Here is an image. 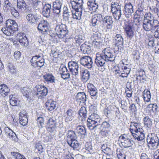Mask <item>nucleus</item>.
I'll list each match as a JSON object with an SVG mask.
<instances>
[{
	"label": "nucleus",
	"mask_w": 159,
	"mask_h": 159,
	"mask_svg": "<svg viewBox=\"0 0 159 159\" xmlns=\"http://www.w3.org/2000/svg\"><path fill=\"white\" fill-rule=\"evenodd\" d=\"M56 119L52 117L51 118H50L48 121V125L49 126H55L56 123Z\"/></svg>",
	"instance_id": "59"
},
{
	"label": "nucleus",
	"mask_w": 159,
	"mask_h": 159,
	"mask_svg": "<svg viewBox=\"0 0 159 159\" xmlns=\"http://www.w3.org/2000/svg\"><path fill=\"white\" fill-rule=\"evenodd\" d=\"M37 122L38 124L40 125L41 127L44 125V120L43 117H39L37 119Z\"/></svg>",
	"instance_id": "64"
},
{
	"label": "nucleus",
	"mask_w": 159,
	"mask_h": 159,
	"mask_svg": "<svg viewBox=\"0 0 159 159\" xmlns=\"http://www.w3.org/2000/svg\"><path fill=\"white\" fill-rule=\"evenodd\" d=\"M6 27L14 31H16L18 29V26L15 20L9 19L7 20L6 23Z\"/></svg>",
	"instance_id": "19"
},
{
	"label": "nucleus",
	"mask_w": 159,
	"mask_h": 159,
	"mask_svg": "<svg viewBox=\"0 0 159 159\" xmlns=\"http://www.w3.org/2000/svg\"><path fill=\"white\" fill-rule=\"evenodd\" d=\"M76 129L78 133L84 135L86 134V130L84 126L79 125L77 127Z\"/></svg>",
	"instance_id": "54"
},
{
	"label": "nucleus",
	"mask_w": 159,
	"mask_h": 159,
	"mask_svg": "<svg viewBox=\"0 0 159 159\" xmlns=\"http://www.w3.org/2000/svg\"><path fill=\"white\" fill-rule=\"evenodd\" d=\"M143 99L145 101L148 102L150 101L151 98V95L149 91L146 89L144 90L143 92Z\"/></svg>",
	"instance_id": "41"
},
{
	"label": "nucleus",
	"mask_w": 159,
	"mask_h": 159,
	"mask_svg": "<svg viewBox=\"0 0 159 159\" xmlns=\"http://www.w3.org/2000/svg\"><path fill=\"white\" fill-rule=\"evenodd\" d=\"M147 141L149 147H152V149H156L159 144V139L156 134H151L147 137Z\"/></svg>",
	"instance_id": "5"
},
{
	"label": "nucleus",
	"mask_w": 159,
	"mask_h": 159,
	"mask_svg": "<svg viewBox=\"0 0 159 159\" xmlns=\"http://www.w3.org/2000/svg\"><path fill=\"white\" fill-rule=\"evenodd\" d=\"M134 143V141L129 138L124 143H123L122 144L125 148H128L132 147Z\"/></svg>",
	"instance_id": "46"
},
{
	"label": "nucleus",
	"mask_w": 159,
	"mask_h": 159,
	"mask_svg": "<svg viewBox=\"0 0 159 159\" xmlns=\"http://www.w3.org/2000/svg\"><path fill=\"white\" fill-rule=\"evenodd\" d=\"M68 67L72 75H76L78 74L79 66L77 62L71 61L69 62Z\"/></svg>",
	"instance_id": "12"
},
{
	"label": "nucleus",
	"mask_w": 159,
	"mask_h": 159,
	"mask_svg": "<svg viewBox=\"0 0 159 159\" xmlns=\"http://www.w3.org/2000/svg\"><path fill=\"white\" fill-rule=\"evenodd\" d=\"M89 118L93 120L98 121V123L100 124L101 119L99 116L97 114L95 113L92 114L89 116Z\"/></svg>",
	"instance_id": "52"
},
{
	"label": "nucleus",
	"mask_w": 159,
	"mask_h": 159,
	"mask_svg": "<svg viewBox=\"0 0 159 159\" xmlns=\"http://www.w3.org/2000/svg\"><path fill=\"white\" fill-rule=\"evenodd\" d=\"M67 143L70 146L74 148H76L79 146L78 141L75 139L68 142Z\"/></svg>",
	"instance_id": "48"
},
{
	"label": "nucleus",
	"mask_w": 159,
	"mask_h": 159,
	"mask_svg": "<svg viewBox=\"0 0 159 159\" xmlns=\"http://www.w3.org/2000/svg\"><path fill=\"white\" fill-rule=\"evenodd\" d=\"M84 38L82 35H78L75 36L74 39L76 43L80 45L81 43L84 42Z\"/></svg>",
	"instance_id": "45"
},
{
	"label": "nucleus",
	"mask_w": 159,
	"mask_h": 159,
	"mask_svg": "<svg viewBox=\"0 0 159 159\" xmlns=\"http://www.w3.org/2000/svg\"><path fill=\"white\" fill-rule=\"evenodd\" d=\"M43 77L45 80L48 83L54 82V77L52 74H46L43 75Z\"/></svg>",
	"instance_id": "39"
},
{
	"label": "nucleus",
	"mask_w": 159,
	"mask_h": 159,
	"mask_svg": "<svg viewBox=\"0 0 159 159\" xmlns=\"http://www.w3.org/2000/svg\"><path fill=\"white\" fill-rule=\"evenodd\" d=\"M111 11L115 19L119 20L122 15L120 6L117 3L111 4Z\"/></svg>",
	"instance_id": "6"
},
{
	"label": "nucleus",
	"mask_w": 159,
	"mask_h": 159,
	"mask_svg": "<svg viewBox=\"0 0 159 159\" xmlns=\"http://www.w3.org/2000/svg\"><path fill=\"white\" fill-rule=\"evenodd\" d=\"M10 103L12 106H17L19 104V101L17 98L14 97V95H11L10 96Z\"/></svg>",
	"instance_id": "38"
},
{
	"label": "nucleus",
	"mask_w": 159,
	"mask_h": 159,
	"mask_svg": "<svg viewBox=\"0 0 159 159\" xmlns=\"http://www.w3.org/2000/svg\"><path fill=\"white\" fill-rule=\"evenodd\" d=\"M119 138L121 141V144H122L123 143H124L125 141H126L130 138L129 135L124 134L121 135L119 137Z\"/></svg>",
	"instance_id": "55"
},
{
	"label": "nucleus",
	"mask_w": 159,
	"mask_h": 159,
	"mask_svg": "<svg viewBox=\"0 0 159 159\" xmlns=\"http://www.w3.org/2000/svg\"><path fill=\"white\" fill-rule=\"evenodd\" d=\"M52 7L49 4H45L43 7L42 13L43 15L46 17H48L51 15Z\"/></svg>",
	"instance_id": "22"
},
{
	"label": "nucleus",
	"mask_w": 159,
	"mask_h": 159,
	"mask_svg": "<svg viewBox=\"0 0 159 159\" xmlns=\"http://www.w3.org/2000/svg\"><path fill=\"white\" fill-rule=\"evenodd\" d=\"M87 126L89 129L93 130L98 125H100L98 123V121L93 120L88 118L87 120Z\"/></svg>",
	"instance_id": "27"
},
{
	"label": "nucleus",
	"mask_w": 159,
	"mask_h": 159,
	"mask_svg": "<svg viewBox=\"0 0 159 159\" xmlns=\"http://www.w3.org/2000/svg\"><path fill=\"white\" fill-rule=\"evenodd\" d=\"M11 155L13 156V158L15 159H20V158L23 157V155H21L20 153L17 152H11Z\"/></svg>",
	"instance_id": "60"
},
{
	"label": "nucleus",
	"mask_w": 159,
	"mask_h": 159,
	"mask_svg": "<svg viewBox=\"0 0 159 159\" xmlns=\"http://www.w3.org/2000/svg\"><path fill=\"white\" fill-rule=\"evenodd\" d=\"M36 15L31 13L29 14L26 16V19L29 23L32 24L36 22L39 19Z\"/></svg>",
	"instance_id": "30"
},
{
	"label": "nucleus",
	"mask_w": 159,
	"mask_h": 159,
	"mask_svg": "<svg viewBox=\"0 0 159 159\" xmlns=\"http://www.w3.org/2000/svg\"><path fill=\"white\" fill-rule=\"evenodd\" d=\"M56 102L51 100H48L46 103V105L47 108L49 111H52L56 107Z\"/></svg>",
	"instance_id": "32"
},
{
	"label": "nucleus",
	"mask_w": 159,
	"mask_h": 159,
	"mask_svg": "<svg viewBox=\"0 0 159 159\" xmlns=\"http://www.w3.org/2000/svg\"><path fill=\"white\" fill-rule=\"evenodd\" d=\"M76 134L73 131L69 130L68 131L67 135V141L68 142L75 139Z\"/></svg>",
	"instance_id": "40"
},
{
	"label": "nucleus",
	"mask_w": 159,
	"mask_h": 159,
	"mask_svg": "<svg viewBox=\"0 0 159 159\" xmlns=\"http://www.w3.org/2000/svg\"><path fill=\"white\" fill-rule=\"evenodd\" d=\"M80 63L88 68L92 67L93 61L92 58L89 56H85L82 57L80 59Z\"/></svg>",
	"instance_id": "13"
},
{
	"label": "nucleus",
	"mask_w": 159,
	"mask_h": 159,
	"mask_svg": "<svg viewBox=\"0 0 159 159\" xmlns=\"http://www.w3.org/2000/svg\"><path fill=\"white\" fill-rule=\"evenodd\" d=\"M110 126V125L108 122L106 121L103 122L101 125V127L103 129L108 128Z\"/></svg>",
	"instance_id": "63"
},
{
	"label": "nucleus",
	"mask_w": 159,
	"mask_h": 159,
	"mask_svg": "<svg viewBox=\"0 0 159 159\" xmlns=\"http://www.w3.org/2000/svg\"><path fill=\"white\" fill-rule=\"evenodd\" d=\"M42 55L39 54L33 56L30 60L32 66L34 68H41L44 64V60L43 58Z\"/></svg>",
	"instance_id": "3"
},
{
	"label": "nucleus",
	"mask_w": 159,
	"mask_h": 159,
	"mask_svg": "<svg viewBox=\"0 0 159 159\" xmlns=\"http://www.w3.org/2000/svg\"><path fill=\"white\" fill-rule=\"evenodd\" d=\"M2 31L3 32V33L7 36L13 35L14 31H15L6 27V28H2Z\"/></svg>",
	"instance_id": "44"
},
{
	"label": "nucleus",
	"mask_w": 159,
	"mask_h": 159,
	"mask_svg": "<svg viewBox=\"0 0 159 159\" xmlns=\"http://www.w3.org/2000/svg\"><path fill=\"white\" fill-rule=\"evenodd\" d=\"M125 31L127 36L131 39L134 35V32L132 30L131 27L129 25H127L125 27Z\"/></svg>",
	"instance_id": "36"
},
{
	"label": "nucleus",
	"mask_w": 159,
	"mask_h": 159,
	"mask_svg": "<svg viewBox=\"0 0 159 159\" xmlns=\"http://www.w3.org/2000/svg\"><path fill=\"white\" fill-rule=\"evenodd\" d=\"M88 92L89 93L92 99L96 100L98 98V90L97 88L92 84L89 83L87 84Z\"/></svg>",
	"instance_id": "9"
},
{
	"label": "nucleus",
	"mask_w": 159,
	"mask_h": 159,
	"mask_svg": "<svg viewBox=\"0 0 159 159\" xmlns=\"http://www.w3.org/2000/svg\"><path fill=\"white\" fill-rule=\"evenodd\" d=\"M130 71V69H128L127 70H124L123 72L121 73V75L120 76L122 77H127L129 74Z\"/></svg>",
	"instance_id": "61"
},
{
	"label": "nucleus",
	"mask_w": 159,
	"mask_h": 159,
	"mask_svg": "<svg viewBox=\"0 0 159 159\" xmlns=\"http://www.w3.org/2000/svg\"><path fill=\"white\" fill-rule=\"evenodd\" d=\"M85 149L87 151V153H92L93 152L92 149V146L88 143H87L85 144Z\"/></svg>",
	"instance_id": "58"
},
{
	"label": "nucleus",
	"mask_w": 159,
	"mask_h": 159,
	"mask_svg": "<svg viewBox=\"0 0 159 159\" xmlns=\"http://www.w3.org/2000/svg\"><path fill=\"white\" fill-rule=\"evenodd\" d=\"M21 92L24 96H25L27 98L30 97L29 93L30 92V89L28 88L24 87L21 89Z\"/></svg>",
	"instance_id": "50"
},
{
	"label": "nucleus",
	"mask_w": 159,
	"mask_h": 159,
	"mask_svg": "<svg viewBox=\"0 0 159 159\" xmlns=\"http://www.w3.org/2000/svg\"><path fill=\"white\" fill-rule=\"evenodd\" d=\"M102 21L104 23L107 24V28L108 29H111L113 26V19L111 16H106L103 18Z\"/></svg>",
	"instance_id": "25"
},
{
	"label": "nucleus",
	"mask_w": 159,
	"mask_h": 159,
	"mask_svg": "<svg viewBox=\"0 0 159 159\" xmlns=\"http://www.w3.org/2000/svg\"><path fill=\"white\" fill-rule=\"evenodd\" d=\"M16 38L17 40L21 45L26 47L28 45V41L24 34L22 33L18 34Z\"/></svg>",
	"instance_id": "14"
},
{
	"label": "nucleus",
	"mask_w": 159,
	"mask_h": 159,
	"mask_svg": "<svg viewBox=\"0 0 159 159\" xmlns=\"http://www.w3.org/2000/svg\"><path fill=\"white\" fill-rule=\"evenodd\" d=\"M80 74L82 76V79L84 81H87L89 79L90 73L87 70L82 69L80 70Z\"/></svg>",
	"instance_id": "28"
},
{
	"label": "nucleus",
	"mask_w": 159,
	"mask_h": 159,
	"mask_svg": "<svg viewBox=\"0 0 159 159\" xmlns=\"http://www.w3.org/2000/svg\"><path fill=\"white\" fill-rule=\"evenodd\" d=\"M55 31L57 35L60 38H63L66 37L68 33L67 26L63 24L57 25Z\"/></svg>",
	"instance_id": "4"
},
{
	"label": "nucleus",
	"mask_w": 159,
	"mask_h": 159,
	"mask_svg": "<svg viewBox=\"0 0 159 159\" xmlns=\"http://www.w3.org/2000/svg\"><path fill=\"white\" fill-rule=\"evenodd\" d=\"M93 42L97 47L99 48L102 45L103 39L101 37L100 34H94L93 35Z\"/></svg>",
	"instance_id": "24"
},
{
	"label": "nucleus",
	"mask_w": 159,
	"mask_h": 159,
	"mask_svg": "<svg viewBox=\"0 0 159 159\" xmlns=\"http://www.w3.org/2000/svg\"><path fill=\"white\" fill-rule=\"evenodd\" d=\"M19 122L23 126L25 125L27 123L28 121L27 118V115L25 111H22L19 113Z\"/></svg>",
	"instance_id": "23"
},
{
	"label": "nucleus",
	"mask_w": 159,
	"mask_h": 159,
	"mask_svg": "<svg viewBox=\"0 0 159 159\" xmlns=\"http://www.w3.org/2000/svg\"><path fill=\"white\" fill-rule=\"evenodd\" d=\"M5 134L7 137L10 139L15 141L17 140V137L16 134L12 130L8 127H6L4 129Z\"/></svg>",
	"instance_id": "16"
},
{
	"label": "nucleus",
	"mask_w": 159,
	"mask_h": 159,
	"mask_svg": "<svg viewBox=\"0 0 159 159\" xmlns=\"http://www.w3.org/2000/svg\"><path fill=\"white\" fill-rule=\"evenodd\" d=\"M116 154L119 159H126L125 155L122 149L118 148L116 151Z\"/></svg>",
	"instance_id": "43"
},
{
	"label": "nucleus",
	"mask_w": 159,
	"mask_h": 159,
	"mask_svg": "<svg viewBox=\"0 0 159 159\" xmlns=\"http://www.w3.org/2000/svg\"><path fill=\"white\" fill-rule=\"evenodd\" d=\"M11 15L16 18H20L19 13L18 11L14 7H12L10 10Z\"/></svg>",
	"instance_id": "51"
},
{
	"label": "nucleus",
	"mask_w": 159,
	"mask_h": 159,
	"mask_svg": "<svg viewBox=\"0 0 159 159\" xmlns=\"http://www.w3.org/2000/svg\"><path fill=\"white\" fill-rule=\"evenodd\" d=\"M133 7L131 3H128L125 4L124 8V13L126 17L129 18L131 16V14L133 12Z\"/></svg>",
	"instance_id": "15"
},
{
	"label": "nucleus",
	"mask_w": 159,
	"mask_h": 159,
	"mask_svg": "<svg viewBox=\"0 0 159 159\" xmlns=\"http://www.w3.org/2000/svg\"><path fill=\"white\" fill-rule=\"evenodd\" d=\"M134 23L136 25H139L142 22V18L134 16Z\"/></svg>",
	"instance_id": "57"
},
{
	"label": "nucleus",
	"mask_w": 159,
	"mask_h": 159,
	"mask_svg": "<svg viewBox=\"0 0 159 159\" xmlns=\"http://www.w3.org/2000/svg\"><path fill=\"white\" fill-rule=\"evenodd\" d=\"M143 123L148 127L150 128L152 125V121L148 116H146L143 119Z\"/></svg>",
	"instance_id": "42"
},
{
	"label": "nucleus",
	"mask_w": 159,
	"mask_h": 159,
	"mask_svg": "<svg viewBox=\"0 0 159 159\" xmlns=\"http://www.w3.org/2000/svg\"><path fill=\"white\" fill-rule=\"evenodd\" d=\"M26 3L24 0H17V6L19 11H23L26 8Z\"/></svg>",
	"instance_id": "33"
},
{
	"label": "nucleus",
	"mask_w": 159,
	"mask_h": 159,
	"mask_svg": "<svg viewBox=\"0 0 159 159\" xmlns=\"http://www.w3.org/2000/svg\"><path fill=\"white\" fill-rule=\"evenodd\" d=\"M143 20H146V21L152 23L154 24H159V21L155 19L153 15L150 13H146L145 14Z\"/></svg>",
	"instance_id": "20"
},
{
	"label": "nucleus",
	"mask_w": 159,
	"mask_h": 159,
	"mask_svg": "<svg viewBox=\"0 0 159 159\" xmlns=\"http://www.w3.org/2000/svg\"><path fill=\"white\" fill-rule=\"evenodd\" d=\"M87 4L88 9L91 11H96L98 7V4L95 0H89Z\"/></svg>",
	"instance_id": "21"
},
{
	"label": "nucleus",
	"mask_w": 159,
	"mask_h": 159,
	"mask_svg": "<svg viewBox=\"0 0 159 159\" xmlns=\"http://www.w3.org/2000/svg\"><path fill=\"white\" fill-rule=\"evenodd\" d=\"M37 90L36 96L39 98L46 96L47 94V89L43 85L37 86Z\"/></svg>",
	"instance_id": "10"
},
{
	"label": "nucleus",
	"mask_w": 159,
	"mask_h": 159,
	"mask_svg": "<svg viewBox=\"0 0 159 159\" xmlns=\"http://www.w3.org/2000/svg\"><path fill=\"white\" fill-rule=\"evenodd\" d=\"M9 91V89L6 85L3 84L0 85V93L2 96L5 97L7 96Z\"/></svg>",
	"instance_id": "29"
},
{
	"label": "nucleus",
	"mask_w": 159,
	"mask_h": 159,
	"mask_svg": "<svg viewBox=\"0 0 159 159\" xmlns=\"http://www.w3.org/2000/svg\"><path fill=\"white\" fill-rule=\"evenodd\" d=\"M76 101L79 102H84L86 100V95L84 92L78 93L76 97Z\"/></svg>",
	"instance_id": "31"
},
{
	"label": "nucleus",
	"mask_w": 159,
	"mask_h": 159,
	"mask_svg": "<svg viewBox=\"0 0 159 159\" xmlns=\"http://www.w3.org/2000/svg\"><path fill=\"white\" fill-rule=\"evenodd\" d=\"M80 50L84 53H89L91 52V48L89 45L84 43L80 46Z\"/></svg>",
	"instance_id": "35"
},
{
	"label": "nucleus",
	"mask_w": 159,
	"mask_h": 159,
	"mask_svg": "<svg viewBox=\"0 0 159 159\" xmlns=\"http://www.w3.org/2000/svg\"><path fill=\"white\" fill-rule=\"evenodd\" d=\"M12 6L10 2L7 0H5L4 1V10L7 13H9L10 10L12 7H13Z\"/></svg>",
	"instance_id": "37"
},
{
	"label": "nucleus",
	"mask_w": 159,
	"mask_h": 159,
	"mask_svg": "<svg viewBox=\"0 0 159 159\" xmlns=\"http://www.w3.org/2000/svg\"><path fill=\"white\" fill-rule=\"evenodd\" d=\"M106 61L101 53L99 55L98 54L97 55V54H96L95 62L98 66H103L105 64Z\"/></svg>",
	"instance_id": "26"
},
{
	"label": "nucleus",
	"mask_w": 159,
	"mask_h": 159,
	"mask_svg": "<svg viewBox=\"0 0 159 159\" xmlns=\"http://www.w3.org/2000/svg\"><path fill=\"white\" fill-rule=\"evenodd\" d=\"M87 111L86 108L84 107H82L79 111V114L81 117H83L84 119L87 117Z\"/></svg>",
	"instance_id": "47"
},
{
	"label": "nucleus",
	"mask_w": 159,
	"mask_h": 159,
	"mask_svg": "<svg viewBox=\"0 0 159 159\" xmlns=\"http://www.w3.org/2000/svg\"><path fill=\"white\" fill-rule=\"evenodd\" d=\"M83 0H71L70 5L71 6L75 11L72 12V18L74 19L80 20L83 11Z\"/></svg>",
	"instance_id": "1"
},
{
	"label": "nucleus",
	"mask_w": 159,
	"mask_h": 159,
	"mask_svg": "<svg viewBox=\"0 0 159 159\" xmlns=\"http://www.w3.org/2000/svg\"><path fill=\"white\" fill-rule=\"evenodd\" d=\"M140 127L139 123L135 122H131L129 126V130L132 136L135 139L139 141L142 140L145 138L143 129Z\"/></svg>",
	"instance_id": "2"
},
{
	"label": "nucleus",
	"mask_w": 159,
	"mask_h": 159,
	"mask_svg": "<svg viewBox=\"0 0 159 159\" xmlns=\"http://www.w3.org/2000/svg\"><path fill=\"white\" fill-rule=\"evenodd\" d=\"M158 24H155L143 20V22L142 27L143 29L147 32L151 31L153 32L154 31L155 28L156 27Z\"/></svg>",
	"instance_id": "8"
},
{
	"label": "nucleus",
	"mask_w": 159,
	"mask_h": 159,
	"mask_svg": "<svg viewBox=\"0 0 159 159\" xmlns=\"http://www.w3.org/2000/svg\"><path fill=\"white\" fill-rule=\"evenodd\" d=\"M105 60L107 61H113L115 58V53L108 48H105L101 53Z\"/></svg>",
	"instance_id": "7"
},
{
	"label": "nucleus",
	"mask_w": 159,
	"mask_h": 159,
	"mask_svg": "<svg viewBox=\"0 0 159 159\" xmlns=\"http://www.w3.org/2000/svg\"><path fill=\"white\" fill-rule=\"evenodd\" d=\"M115 39L116 43H119L120 45L123 44V39L121 34H116L115 37Z\"/></svg>",
	"instance_id": "49"
},
{
	"label": "nucleus",
	"mask_w": 159,
	"mask_h": 159,
	"mask_svg": "<svg viewBox=\"0 0 159 159\" xmlns=\"http://www.w3.org/2000/svg\"><path fill=\"white\" fill-rule=\"evenodd\" d=\"M38 28L39 31L44 33L48 30V24L47 21L44 20H42L38 25Z\"/></svg>",
	"instance_id": "18"
},
{
	"label": "nucleus",
	"mask_w": 159,
	"mask_h": 159,
	"mask_svg": "<svg viewBox=\"0 0 159 159\" xmlns=\"http://www.w3.org/2000/svg\"><path fill=\"white\" fill-rule=\"evenodd\" d=\"M61 74V77L63 79H67L70 78V74L69 73L66 68V67H62L60 70Z\"/></svg>",
	"instance_id": "34"
},
{
	"label": "nucleus",
	"mask_w": 159,
	"mask_h": 159,
	"mask_svg": "<svg viewBox=\"0 0 159 159\" xmlns=\"http://www.w3.org/2000/svg\"><path fill=\"white\" fill-rule=\"evenodd\" d=\"M75 115V113L73 110L70 109L68 110L64 116L65 121L69 122L72 121L74 119Z\"/></svg>",
	"instance_id": "17"
},
{
	"label": "nucleus",
	"mask_w": 159,
	"mask_h": 159,
	"mask_svg": "<svg viewBox=\"0 0 159 159\" xmlns=\"http://www.w3.org/2000/svg\"><path fill=\"white\" fill-rule=\"evenodd\" d=\"M155 28L154 35L155 38L159 39V24Z\"/></svg>",
	"instance_id": "62"
},
{
	"label": "nucleus",
	"mask_w": 159,
	"mask_h": 159,
	"mask_svg": "<svg viewBox=\"0 0 159 159\" xmlns=\"http://www.w3.org/2000/svg\"><path fill=\"white\" fill-rule=\"evenodd\" d=\"M147 107L149 111H151L153 112H156L157 111V107L156 104H150L148 105Z\"/></svg>",
	"instance_id": "53"
},
{
	"label": "nucleus",
	"mask_w": 159,
	"mask_h": 159,
	"mask_svg": "<svg viewBox=\"0 0 159 159\" xmlns=\"http://www.w3.org/2000/svg\"><path fill=\"white\" fill-rule=\"evenodd\" d=\"M62 3L61 1L59 0H56L53 3V7L61 8Z\"/></svg>",
	"instance_id": "56"
},
{
	"label": "nucleus",
	"mask_w": 159,
	"mask_h": 159,
	"mask_svg": "<svg viewBox=\"0 0 159 159\" xmlns=\"http://www.w3.org/2000/svg\"><path fill=\"white\" fill-rule=\"evenodd\" d=\"M103 20L101 14H97L93 16L91 20L92 26L94 27L100 25Z\"/></svg>",
	"instance_id": "11"
}]
</instances>
